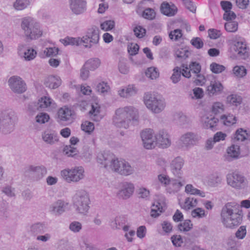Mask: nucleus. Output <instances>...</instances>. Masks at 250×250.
Masks as SVG:
<instances>
[{
	"label": "nucleus",
	"instance_id": "nucleus-1",
	"mask_svg": "<svg viewBox=\"0 0 250 250\" xmlns=\"http://www.w3.org/2000/svg\"><path fill=\"white\" fill-rule=\"evenodd\" d=\"M240 208V205L235 202L228 203L223 207L221 217L225 227L233 229L241 223L243 216Z\"/></svg>",
	"mask_w": 250,
	"mask_h": 250
},
{
	"label": "nucleus",
	"instance_id": "nucleus-2",
	"mask_svg": "<svg viewBox=\"0 0 250 250\" xmlns=\"http://www.w3.org/2000/svg\"><path fill=\"white\" fill-rule=\"evenodd\" d=\"M138 119L137 109L133 106H125L116 110L113 118V123L118 127L127 129L129 126L131 121L138 122Z\"/></svg>",
	"mask_w": 250,
	"mask_h": 250
},
{
	"label": "nucleus",
	"instance_id": "nucleus-3",
	"mask_svg": "<svg viewBox=\"0 0 250 250\" xmlns=\"http://www.w3.org/2000/svg\"><path fill=\"white\" fill-rule=\"evenodd\" d=\"M21 27L26 39L36 40L42 35L40 24L31 17L27 16L21 19Z\"/></svg>",
	"mask_w": 250,
	"mask_h": 250
},
{
	"label": "nucleus",
	"instance_id": "nucleus-4",
	"mask_svg": "<svg viewBox=\"0 0 250 250\" xmlns=\"http://www.w3.org/2000/svg\"><path fill=\"white\" fill-rule=\"evenodd\" d=\"M144 101L146 107L155 113L161 112L166 105L164 99L150 92L145 94Z\"/></svg>",
	"mask_w": 250,
	"mask_h": 250
},
{
	"label": "nucleus",
	"instance_id": "nucleus-5",
	"mask_svg": "<svg viewBox=\"0 0 250 250\" xmlns=\"http://www.w3.org/2000/svg\"><path fill=\"white\" fill-rule=\"evenodd\" d=\"M73 199L76 211L80 214H86L89 210L90 203L88 193L83 189L77 190Z\"/></svg>",
	"mask_w": 250,
	"mask_h": 250
},
{
	"label": "nucleus",
	"instance_id": "nucleus-6",
	"mask_svg": "<svg viewBox=\"0 0 250 250\" xmlns=\"http://www.w3.org/2000/svg\"><path fill=\"white\" fill-rule=\"evenodd\" d=\"M84 169L82 167L65 169L61 171L62 178L66 182H77L84 178Z\"/></svg>",
	"mask_w": 250,
	"mask_h": 250
},
{
	"label": "nucleus",
	"instance_id": "nucleus-7",
	"mask_svg": "<svg viewBox=\"0 0 250 250\" xmlns=\"http://www.w3.org/2000/svg\"><path fill=\"white\" fill-rule=\"evenodd\" d=\"M82 40V44L86 48H91L92 46L99 42V28L93 26L87 30L86 34L83 36Z\"/></svg>",
	"mask_w": 250,
	"mask_h": 250
},
{
	"label": "nucleus",
	"instance_id": "nucleus-8",
	"mask_svg": "<svg viewBox=\"0 0 250 250\" xmlns=\"http://www.w3.org/2000/svg\"><path fill=\"white\" fill-rule=\"evenodd\" d=\"M227 180L228 184L236 189L244 188L247 184L246 178L238 172L228 174Z\"/></svg>",
	"mask_w": 250,
	"mask_h": 250
},
{
	"label": "nucleus",
	"instance_id": "nucleus-9",
	"mask_svg": "<svg viewBox=\"0 0 250 250\" xmlns=\"http://www.w3.org/2000/svg\"><path fill=\"white\" fill-rule=\"evenodd\" d=\"M200 139V137L196 133L188 132L180 137L178 143L181 147H185L188 148L196 145Z\"/></svg>",
	"mask_w": 250,
	"mask_h": 250
},
{
	"label": "nucleus",
	"instance_id": "nucleus-10",
	"mask_svg": "<svg viewBox=\"0 0 250 250\" xmlns=\"http://www.w3.org/2000/svg\"><path fill=\"white\" fill-rule=\"evenodd\" d=\"M117 160L114 154L109 152H104L99 154L97 156V162L103 165L104 167L112 170L114 167V162Z\"/></svg>",
	"mask_w": 250,
	"mask_h": 250
},
{
	"label": "nucleus",
	"instance_id": "nucleus-11",
	"mask_svg": "<svg viewBox=\"0 0 250 250\" xmlns=\"http://www.w3.org/2000/svg\"><path fill=\"white\" fill-rule=\"evenodd\" d=\"M153 129L147 128L143 130L141 134L144 147L146 149H152L156 146L155 135L154 136Z\"/></svg>",
	"mask_w": 250,
	"mask_h": 250
},
{
	"label": "nucleus",
	"instance_id": "nucleus-12",
	"mask_svg": "<svg viewBox=\"0 0 250 250\" xmlns=\"http://www.w3.org/2000/svg\"><path fill=\"white\" fill-rule=\"evenodd\" d=\"M114 163L112 170L125 176L130 175L133 172V168L128 162L125 160H119L117 159Z\"/></svg>",
	"mask_w": 250,
	"mask_h": 250
},
{
	"label": "nucleus",
	"instance_id": "nucleus-13",
	"mask_svg": "<svg viewBox=\"0 0 250 250\" xmlns=\"http://www.w3.org/2000/svg\"><path fill=\"white\" fill-rule=\"evenodd\" d=\"M11 90L15 93H22L26 90V84L19 76L11 77L8 81Z\"/></svg>",
	"mask_w": 250,
	"mask_h": 250
},
{
	"label": "nucleus",
	"instance_id": "nucleus-14",
	"mask_svg": "<svg viewBox=\"0 0 250 250\" xmlns=\"http://www.w3.org/2000/svg\"><path fill=\"white\" fill-rule=\"evenodd\" d=\"M184 165V160L178 156L172 160L170 164V168L172 174L178 179H182L183 174L182 167Z\"/></svg>",
	"mask_w": 250,
	"mask_h": 250
},
{
	"label": "nucleus",
	"instance_id": "nucleus-15",
	"mask_svg": "<svg viewBox=\"0 0 250 250\" xmlns=\"http://www.w3.org/2000/svg\"><path fill=\"white\" fill-rule=\"evenodd\" d=\"M68 205V203L64 200H58L50 206L49 211L55 216H59L66 211Z\"/></svg>",
	"mask_w": 250,
	"mask_h": 250
},
{
	"label": "nucleus",
	"instance_id": "nucleus-16",
	"mask_svg": "<svg viewBox=\"0 0 250 250\" xmlns=\"http://www.w3.org/2000/svg\"><path fill=\"white\" fill-rule=\"evenodd\" d=\"M26 172L36 180L42 179L47 173L45 167L43 166H29L26 168Z\"/></svg>",
	"mask_w": 250,
	"mask_h": 250
},
{
	"label": "nucleus",
	"instance_id": "nucleus-17",
	"mask_svg": "<svg viewBox=\"0 0 250 250\" xmlns=\"http://www.w3.org/2000/svg\"><path fill=\"white\" fill-rule=\"evenodd\" d=\"M134 191V186L133 184L124 182L122 184L121 188L117 192V195L120 199L126 200L133 194Z\"/></svg>",
	"mask_w": 250,
	"mask_h": 250
},
{
	"label": "nucleus",
	"instance_id": "nucleus-18",
	"mask_svg": "<svg viewBox=\"0 0 250 250\" xmlns=\"http://www.w3.org/2000/svg\"><path fill=\"white\" fill-rule=\"evenodd\" d=\"M155 141L156 146L158 145L159 147L163 148H167L171 145L168 134L164 130H161L155 134Z\"/></svg>",
	"mask_w": 250,
	"mask_h": 250
},
{
	"label": "nucleus",
	"instance_id": "nucleus-19",
	"mask_svg": "<svg viewBox=\"0 0 250 250\" xmlns=\"http://www.w3.org/2000/svg\"><path fill=\"white\" fill-rule=\"evenodd\" d=\"M71 11L76 15L83 13L86 9V0H69Z\"/></svg>",
	"mask_w": 250,
	"mask_h": 250
},
{
	"label": "nucleus",
	"instance_id": "nucleus-20",
	"mask_svg": "<svg viewBox=\"0 0 250 250\" xmlns=\"http://www.w3.org/2000/svg\"><path fill=\"white\" fill-rule=\"evenodd\" d=\"M58 114L59 118L62 121L71 122L75 116L74 111L66 106H64L60 108Z\"/></svg>",
	"mask_w": 250,
	"mask_h": 250
},
{
	"label": "nucleus",
	"instance_id": "nucleus-21",
	"mask_svg": "<svg viewBox=\"0 0 250 250\" xmlns=\"http://www.w3.org/2000/svg\"><path fill=\"white\" fill-rule=\"evenodd\" d=\"M234 50L237 52L238 57L246 60L249 57L248 48L243 42H236L234 44Z\"/></svg>",
	"mask_w": 250,
	"mask_h": 250
},
{
	"label": "nucleus",
	"instance_id": "nucleus-22",
	"mask_svg": "<svg viewBox=\"0 0 250 250\" xmlns=\"http://www.w3.org/2000/svg\"><path fill=\"white\" fill-rule=\"evenodd\" d=\"M43 141L47 144L53 145L59 142V136L55 131L46 130L42 134Z\"/></svg>",
	"mask_w": 250,
	"mask_h": 250
},
{
	"label": "nucleus",
	"instance_id": "nucleus-23",
	"mask_svg": "<svg viewBox=\"0 0 250 250\" xmlns=\"http://www.w3.org/2000/svg\"><path fill=\"white\" fill-rule=\"evenodd\" d=\"M17 120V116L14 111L11 110H7L3 111L1 113L0 117V123H15Z\"/></svg>",
	"mask_w": 250,
	"mask_h": 250
},
{
	"label": "nucleus",
	"instance_id": "nucleus-24",
	"mask_svg": "<svg viewBox=\"0 0 250 250\" xmlns=\"http://www.w3.org/2000/svg\"><path fill=\"white\" fill-rule=\"evenodd\" d=\"M19 54L24 58L25 60L30 61L33 60L36 56L37 52L32 48H24L19 49Z\"/></svg>",
	"mask_w": 250,
	"mask_h": 250
},
{
	"label": "nucleus",
	"instance_id": "nucleus-25",
	"mask_svg": "<svg viewBox=\"0 0 250 250\" xmlns=\"http://www.w3.org/2000/svg\"><path fill=\"white\" fill-rule=\"evenodd\" d=\"M161 11L164 15L171 17L176 14L177 8L173 4L170 5L167 2H163L161 5Z\"/></svg>",
	"mask_w": 250,
	"mask_h": 250
},
{
	"label": "nucleus",
	"instance_id": "nucleus-26",
	"mask_svg": "<svg viewBox=\"0 0 250 250\" xmlns=\"http://www.w3.org/2000/svg\"><path fill=\"white\" fill-rule=\"evenodd\" d=\"M228 155L226 156V160L231 161L233 159H237L240 155V147L238 145H232L227 149Z\"/></svg>",
	"mask_w": 250,
	"mask_h": 250
},
{
	"label": "nucleus",
	"instance_id": "nucleus-27",
	"mask_svg": "<svg viewBox=\"0 0 250 250\" xmlns=\"http://www.w3.org/2000/svg\"><path fill=\"white\" fill-rule=\"evenodd\" d=\"M44 84L49 88L55 89L61 85V80L58 77L50 76L45 79Z\"/></svg>",
	"mask_w": 250,
	"mask_h": 250
},
{
	"label": "nucleus",
	"instance_id": "nucleus-28",
	"mask_svg": "<svg viewBox=\"0 0 250 250\" xmlns=\"http://www.w3.org/2000/svg\"><path fill=\"white\" fill-rule=\"evenodd\" d=\"M249 138H250V130L248 131L242 128H239L234 134V140L235 141L243 142Z\"/></svg>",
	"mask_w": 250,
	"mask_h": 250
},
{
	"label": "nucleus",
	"instance_id": "nucleus-29",
	"mask_svg": "<svg viewBox=\"0 0 250 250\" xmlns=\"http://www.w3.org/2000/svg\"><path fill=\"white\" fill-rule=\"evenodd\" d=\"M46 230V227L43 223H36L30 227L31 232L34 234H43Z\"/></svg>",
	"mask_w": 250,
	"mask_h": 250
},
{
	"label": "nucleus",
	"instance_id": "nucleus-30",
	"mask_svg": "<svg viewBox=\"0 0 250 250\" xmlns=\"http://www.w3.org/2000/svg\"><path fill=\"white\" fill-rule=\"evenodd\" d=\"M223 86L218 82H211L210 84L208 86V91L209 95L217 94L223 90Z\"/></svg>",
	"mask_w": 250,
	"mask_h": 250
},
{
	"label": "nucleus",
	"instance_id": "nucleus-31",
	"mask_svg": "<svg viewBox=\"0 0 250 250\" xmlns=\"http://www.w3.org/2000/svg\"><path fill=\"white\" fill-rule=\"evenodd\" d=\"M202 122H203V125L205 128L212 129L216 126L217 123L218 121V119L212 116H204L202 118Z\"/></svg>",
	"mask_w": 250,
	"mask_h": 250
},
{
	"label": "nucleus",
	"instance_id": "nucleus-32",
	"mask_svg": "<svg viewBox=\"0 0 250 250\" xmlns=\"http://www.w3.org/2000/svg\"><path fill=\"white\" fill-rule=\"evenodd\" d=\"M32 0H16L13 3V7L18 11L27 8L31 3Z\"/></svg>",
	"mask_w": 250,
	"mask_h": 250
},
{
	"label": "nucleus",
	"instance_id": "nucleus-33",
	"mask_svg": "<svg viewBox=\"0 0 250 250\" xmlns=\"http://www.w3.org/2000/svg\"><path fill=\"white\" fill-rule=\"evenodd\" d=\"M101 64V61L98 58H92L87 60L85 63V66H86L90 70L94 71L99 67Z\"/></svg>",
	"mask_w": 250,
	"mask_h": 250
},
{
	"label": "nucleus",
	"instance_id": "nucleus-34",
	"mask_svg": "<svg viewBox=\"0 0 250 250\" xmlns=\"http://www.w3.org/2000/svg\"><path fill=\"white\" fill-rule=\"evenodd\" d=\"M61 42L65 46L68 45H79L82 44V40L80 38H75L67 37L64 39H62Z\"/></svg>",
	"mask_w": 250,
	"mask_h": 250
},
{
	"label": "nucleus",
	"instance_id": "nucleus-35",
	"mask_svg": "<svg viewBox=\"0 0 250 250\" xmlns=\"http://www.w3.org/2000/svg\"><path fill=\"white\" fill-rule=\"evenodd\" d=\"M233 74L238 78H243L247 74V70L243 65H236L233 68Z\"/></svg>",
	"mask_w": 250,
	"mask_h": 250
},
{
	"label": "nucleus",
	"instance_id": "nucleus-36",
	"mask_svg": "<svg viewBox=\"0 0 250 250\" xmlns=\"http://www.w3.org/2000/svg\"><path fill=\"white\" fill-rule=\"evenodd\" d=\"M146 75L151 80H155L159 77V72L157 67H148L146 71Z\"/></svg>",
	"mask_w": 250,
	"mask_h": 250
},
{
	"label": "nucleus",
	"instance_id": "nucleus-37",
	"mask_svg": "<svg viewBox=\"0 0 250 250\" xmlns=\"http://www.w3.org/2000/svg\"><path fill=\"white\" fill-rule=\"evenodd\" d=\"M185 191L187 193H190V194L199 195L203 197L205 196L204 192H201L200 190L194 188L193 186L190 184H188L186 186Z\"/></svg>",
	"mask_w": 250,
	"mask_h": 250
},
{
	"label": "nucleus",
	"instance_id": "nucleus-38",
	"mask_svg": "<svg viewBox=\"0 0 250 250\" xmlns=\"http://www.w3.org/2000/svg\"><path fill=\"white\" fill-rule=\"evenodd\" d=\"M15 124L12 122L5 124L0 123V129L5 134L10 133L14 130Z\"/></svg>",
	"mask_w": 250,
	"mask_h": 250
},
{
	"label": "nucleus",
	"instance_id": "nucleus-39",
	"mask_svg": "<svg viewBox=\"0 0 250 250\" xmlns=\"http://www.w3.org/2000/svg\"><path fill=\"white\" fill-rule=\"evenodd\" d=\"M221 119L223 120L224 125L228 126L235 124L237 121L236 117L230 114L228 116L222 115Z\"/></svg>",
	"mask_w": 250,
	"mask_h": 250
},
{
	"label": "nucleus",
	"instance_id": "nucleus-40",
	"mask_svg": "<svg viewBox=\"0 0 250 250\" xmlns=\"http://www.w3.org/2000/svg\"><path fill=\"white\" fill-rule=\"evenodd\" d=\"M173 73L171 76V80L174 83H177L180 80L181 76V69L178 66L175 67L173 70Z\"/></svg>",
	"mask_w": 250,
	"mask_h": 250
},
{
	"label": "nucleus",
	"instance_id": "nucleus-41",
	"mask_svg": "<svg viewBox=\"0 0 250 250\" xmlns=\"http://www.w3.org/2000/svg\"><path fill=\"white\" fill-rule=\"evenodd\" d=\"M197 204V200L193 198L188 197L186 199L183 208L189 209L191 208L195 207Z\"/></svg>",
	"mask_w": 250,
	"mask_h": 250
},
{
	"label": "nucleus",
	"instance_id": "nucleus-42",
	"mask_svg": "<svg viewBox=\"0 0 250 250\" xmlns=\"http://www.w3.org/2000/svg\"><path fill=\"white\" fill-rule=\"evenodd\" d=\"M142 16L146 19L152 20L155 18L156 13L153 9L147 8L144 10Z\"/></svg>",
	"mask_w": 250,
	"mask_h": 250
},
{
	"label": "nucleus",
	"instance_id": "nucleus-43",
	"mask_svg": "<svg viewBox=\"0 0 250 250\" xmlns=\"http://www.w3.org/2000/svg\"><path fill=\"white\" fill-rule=\"evenodd\" d=\"M225 28L229 32H235L238 29V23L235 21H228L225 24Z\"/></svg>",
	"mask_w": 250,
	"mask_h": 250
},
{
	"label": "nucleus",
	"instance_id": "nucleus-44",
	"mask_svg": "<svg viewBox=\"0 0 250 250\" xmlns=\"http://www.w3.org/2000/svg\"><path fill=\"white\" fill-rule=\"evenodd\" d=\"M63 152L68 156L73 157L77 154L78 151L76 148L69 145L66 146L64 147Z\"/></svg>",
	"mask_w": 250,
	"mask_h": 250
},
{
	"label": "nucleus",
	"instance_id": "nucleus-45",
	"mask_svg": "<svg viewBox=\"0 0 250 250\" xmlns=\"http://www.w3.org/2000/svg\"><path fill=\"white\" fill-rule=\"evenodd\" d=\"M210 70L214 73L218 74L225 70V67L216 62H212L210 65Z\"/></svg>",
	"mask_w": 250,
	"mask_h": 250
},
{
	"label": "nucleus",
	"instance_id": "nucleus-46",
	"mask_svg": "<svg viewBox=\"0 0 250 250\" xmlns=\"http://www.w3.org/2000/svg\"><path fill=\"white\" fill-rule=\"evenodd\" d=\"M36 122L40 124L47 122L49 119V116L46 113H40L35 118Z\"/></svg>",
	"mask_w": 250,
	"mask_h": 250
},
{
	"label": "nucleus",
	"instance_id": "nucleus-47",
	"mask_svg": "<svg viewBox=\"0 0 250 250\" xmlns=\"http://www.w3.org/2000/svg\"><path fill=\"white\" fill-rule=\"evenodd\" d=\"M178 228L180 231H188L192 228V224L190 220H187L184 223L179 224Z\"/></svg>",
	"mask_w": 250,
	"mask_h": 250
},
{
	"label": "nucleus",
	"instance_id": "nucleus-48",
	"mask_svg": "<svg viewBox=\"0 0 250 250\" xmlns=\"http://www.w3.org/2000/svg\"><path fill=\"white\" fill-rule=\"evenodd\" d=\"M51 103V99L50 98L46 96L41 98V99H40L38 102L40 109L47 107L48 106H50Z\"/></svg>",
	"mask_w": 250,
	"mask_h": 250
},
{
	"label": "nucleus",
	"instance_id": "nucleus-49",
	"mask_svg": "<svg viewBox=\"0 0 250 250\" xmlns=\"http://www.w3.org/2000/svg\"><path fill=\"white\" fill-rule=\"evenodd\" d=\"M81 128L83 131L90 134L94 129V125L91 122L85 121L82 124Z\"/></svg>",
	"mask_w": 250,
	"mask_h": 250
},
{
	"label": "nucleus",
	"instance_id": "nucleus-50",
	"mask_svg": "<svg viewBox=\"0 0 250 250\" xmlns=\"http://www.w3.org/2000/svg\"><path fill=\"white\" fill-rule=\"evenodd\" d=\"M96 89L99 93L104 94L109 89V86L107 85V83L103 82L99 83L96 85Z\"/></svg>",
	"mask_w": 250,
	"mask_h": 250
},
{
	"label": "nucleus",
	"instance_id": "nucleus-51",
	"mask_svg": "<svg viewBox=\"0 0 250 250\" xmlns=\"http://www.w3.org/2000/svg\"><path fill=\"white\" fill-rule=\"evenodd\" d=\"M184 184V183H183L181 181L172 178L169 185L172 187V190L173 191H178Z\"/></svg>",
	"mask_w": 250,
	"mask_h": 250
},
{
	"label": "nucleus",
	"instance_id": "nucleus-52",
	"mask_svg": "<svg viewBox=\"0 0 250 250\" xmlns=\"http://www.w3.org/2000/svg\"><path fill=\"white\" fill-rule=\"evenodd\" d=\"M115 22L113 21H106L101 24V28L105 31L110 30L114 27Z\"/></svg>",
	"mask_w": 250,
	"mask_h": 250
},
{
	"label": "nucleus",
	"instance_id": "nucleus-53",
	"mask_svg": "<svg viewBox=\"0 0 250 250\" xmlns=\"http://www.w3.org/2000/svg\"><path fill=\"white\" fill-rule=\"evenodd\" d=\"M190 71H192L195 74H198L200 72L201 66L199 62H192L189 64Z\"/></svg>",
	"mask_w": 250,
	"mask_h": 250
},
{
	"label": "nucleus",
	"instance_id": "nucleus-54",
	"mask_svg": "<svg viewBox=\"0 0 250 250\" xmlns=\"http://www.w3.org/2000/svg\"><path fill=\"white\" fill-rule=\"evenodd\" d=\"M134 34L138 38H142L145 36L146 30L142 26L138 25L136 26L133 30Z\"/></svg>",
	"mask_w": 250,
	"mask_h": 250
},
{
	"label": "nucleus",
	"instance_id": "nucleus-55",
	"mask_svg": "<svg viewBox=\"0 0 250 250\" xmlns=\"http://www.w3.org/2000/svg\"><path fill=\"white\" fill-rule=\"evenodd\" d=\"M182 36V30L179 29H175L169 34V37L171 40L177 41Z\"/></svg>",
	"mask_w": 250,
	"mask_h": 250
},
{
	"label": "nucleus",
	"instance_id": "nucleus-56",
	"mask_svg": "<svg viewBox=\"0 0 250 250\" xmlns=\"http://www.w3.org/2000/svg\"><path fill=\"white\" fill-rule=\"evenodd\" d=\"M1 192L9 197H13L15 196L14 189L8 185L3 187L2 188Z\"/></svg>",
	"mask_w": 250,
	"mask_h": 250
},
{
	"label": "nucleus",
	"instance_id": "nucleus-57",
	"mask_svg": "<svg viewBox=\"0 0 250 250\" xmlns=\"http://www.w3.org/2000/svg\"><path fill=\"white\" fill-rule=\"evenodd\" d=\"M69 228L72 231L78 232L82 229V225L79 222L74 221L70 224Z\"/></svg>",
	"mask_w": 250,
	"mask_h": 250
},
{
	"label": "nucleus",
	"instance_id": "nucleus-58",
	"mask_svg": "<svg viewBox=\"0 0 250 250\" xmlns=\"http://www.w3.org/2000/svg\"><path fill=\"white\" fill-rule=\"evenodd\" d=\"M191 44L197 49H201L203 47L204 42L199 37L193 38L190 41Z\"/></svg>",
	"mask_w": 250,
	"mask_h": 250
},
{
	"label": "nucleus",
	"instance_id": "nucleus-59",
	"mask_svg": "<svg viewBox=\"0 0 250 250\" xmlns=\"http://www.w3.org/2000/svg\"><path fill=\"white\" fill-rule=\"evenodd\" d=\"M172 244L175 247H181L183 243L182 237L180 235H174L171 237Z\"/></svg>",
	"mask_w": 250,
	"mask_h": 250
},
{
	"label": "nucleus",
	"instance_id": "nucleus-60",
	"mask_svg": "<svg viewBox=\"0 0 250 250\" xmlns=\"http://www.w3.org/2000/svg\"><path fill=\"white\" fill-rule=\"evenodd\" d=\"M89 69L84 64L80 70V78L83 81L86 80L89 76Z\"/></svg>",
	"mask_w": 250,
	"mask_h": 250
},
{
	"label": "nucleus",
	"instance_id": "nucleus-61",
	"mask_svg": "<svg viewBox=\"0 0 250 250\" xmlns=\"http://www.w3.org/2000/svg\"><path fill=\"white\" fill-rule=\"evenodd\" d=\"M224 111V105L220 102L215 103L212 105V111L214 114L221 113Z\"/></svg>",
	"mask_w": 250,
	"mask_h": 250
},
{
	"label": "nucleus",
	"instance_id": "nucleus-62",
	"mask_svg": "<svg viewBox=\"0 0 250 250\" xmlns=\"http://www.w3.org/2000/svg\"><path fill=\"white\" fill-rule=\"evenodd\" d=\"M40 109L39 104L36 102L29 103L27 106V111L31 114H33L36 111L40 110Z\"/></svg>",
	"mask_w": 250,
	"mask_h": 250
},
{
	"label": "nucleus",
	"instance_id": "nucleus-63",
	"mask_svg": "<svg viewBox=\"0 0 250 250\" xmlns=\"http://www.w3.org/2000/svg\"><path fill=\"white\" fill-rule=\"evenodd\" d=\"M139 49V46L137 44L131 43L128 46L127 50L128 53L131 55H135L138 53Z\"/></svg>",
	"mask_w": 250,
	"mask_h": 250
},
{
	"label": "nucleus",
	"instance_id": "nucleus-64",
	"mask_svg": "<svg viewBox=\"0 0 250 250\" xmlns=\"http://www.w3.org/2000/svg\"><path fill=\"white\" fill-rule=\"evenodd\" d=\"M189 51L188 50L181 49L178 50L175 53V56L177 58L186 59L188 57Z\"/></svg>",
	"mask_w": 250,
	"mask_h": 250
}]
</instances>
